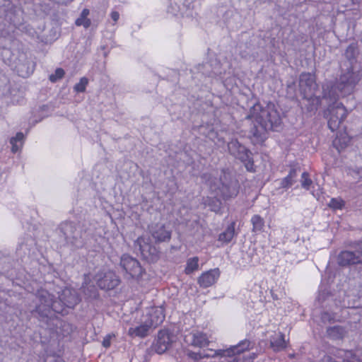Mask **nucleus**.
Returning a JSON list of instances; mask_svg holds the SVG:
<instances>
[{"label": "nucleus", "mask_w": 362, "mask_h": 362, "mask_svg": "<svg viewBox=\"0 0 362 362\" xmlns=\"http://www.w3.org/2000/svg\"><path fill=\"white\" fill-rule=\"evenodd\" d=\"M247 118L254 119L250 129L252 142L259 144L267 138L270 130H277L281 124V119L274 104H268L265 107L257 103L250 110Z\"/></svg>", "instance_id": "1"}, {"label": "nucleus", "mask_w": 362, "mask_h": 362, "mask_svg": "<svg viewBox=\"0 0 362 362\" xmlns=\"http://www.w3.org/2000/svg\"><path fill=\"white\" fill-rule=\"evenodd\" d=\"M252 347L250 341L244 339L237 345L231 346L226 350H214L203 349L197 352L189 351L187 355L189 358L194 360H199L204 358L214 357L216 355L226 356L222 362H252L255 355V354H247L245 352Z\"/></svg>", "instance_id": "2"}, {"label": "nucleus", "mask_w": 362, "mask_h": 362, "mask_svg": "<svg viewBox=\"0 0 362 362\" xmlns=\"http://www.w3.org/2000/svg\"><path fill=\"white\" fill-rule=\"evenodd\" d=\"M358 80L357 74L351 70H348L340 76L335 83L327 81L322 85V98L334 102L339 95L344 97L350 95L353 93Z\"/></svg>", "instance_id": "3"}, {"label": "nucleus", "mask_w": 362, "mask_h": 362, "mask_svg": "<svg viewBox=\"0 0 362 362\" xmlns=\"http://www.w3.org/2000/svg\"><path fill=\"white\" fill-rule=\"evenodd\" d=\"M38 303L35 310L42 317L52 316V313H62L63 305L58 300H54V296L47 291H41L37 294Z\"/></svg>", "instance_id": "4"}, {"label": "nucleus", "mask_w": 362, "mask_h": 362, "mask_svg": "<svg viewBox=\"0 0 362 362\" xmlns=\"http://www.w3.org/2000/svg\"><path fill=\"white\" fill-rule=\"evenodd\" d=\"M299 86L303 98L312 101L313 106L308 110L310 111L317 110L320 104V98L315 95L317 88L315 76L310 73L301 74L299 78Z\"/></svg>", "instance_id": "5"}, {"label": "nucleus", "mask_w": 362, "mask_h": 362, "mask_svg": "<svg viewBox=\"0 0 362 362\" xmlns=\"http://www.w3.org/2000/svg\"><path fill=\"white\" fill-rule=\"evenodd\" d=\"M337 262L342 267L362 264V241L354 243L349 250L341 251Z\"/></svg>", "instance_id": "6"}, {"label": "nucleus", "mask_w": 362, "mask_h": 362, "mask_svg": "<svg viewBox=\"0 0 362 362\" xmlns=\"http://www.w3.org/2000/svg\"><path fill=\"white\" fill-rule=\"evenodd\" d=\"M228 149L233 156L245 163L247 170H252L253 161L251 153L245 146L242 145L237 139H232L228 144Z\"/></svg>", "instance_id": "7"}, {"label": "nucleus", "mask_w": 362, "mask_h": 362, "mask_svg": "<svg viewBox=\"0 0 362 362\" xmlns=\"http://www.w3.org/2000/svg\"><path fill=\"white\" fill-rule=\"evenodd\" d=\"M98 286L101 289L111 290L119 285V279L115 272L110 270L102 271L95 276Z\"/></svg>", "instance_id": "8"}, {"label": "nucleus", "mask_w": 362, "mask_h": 362, "mask_svg": "<svg viewBox=\"0 0 362 362\" xmlns=\"http://www.w3.org/2000/svg\"><path fill=\"white\" fill-rule=\"evenodd\" d=\"M347 111L343 104H337L330 110V117L328 120V127L332 132L337 130L340 124L346 119Z\"/></svg>", "instance_id": "9"}, {"label": "nucleus", "mask_w": 362, "mask_h": 362, "mask_svg": "<svg viewBox=\"0 0 362 362\" xmlns=\"http://www.w3.org/2000/svg\"><path fill=\"white\" fill-rule=\"evenodd\" d=\"M120 265L133 278L141 274L142 269L140 263L137 259L128 255H123L122 256Z\"/></svg>", "instance_id": "10"}, {"label": "nucleus", "mask_w": 362, "mask_h": 362, "mask_svg": "<svg viewBox=\"0 0 362 362\" xmlns=\"http://www.w3.org/2000/svg\"><path fill=\"white\" fill-rule=\"evenodd\" d=\"M144 318L147 319L153 328L160 325L165 320L164 309L163 307H151L146 310Z\"/></svg>", "instance_id": "11"}, {"label": "nucleus", "mask_w": 362, "mask_h": 362, "mask_svg": "<svg viewBox=\"0 0 362 362\" xmlns=\"http://www.w3.org/2000/svg\"><path fill=\"white\" fill-rule=\"evenodd\" d=\"M149 231L156 243L168 242L171 238V230H167L163 224L152 225Z\"/></svg>", "instance_id": "12"}, {"label": "nucleus", "mask_w": 362, "mask_h": 362, "mask_svg": "<svg viewBox=\"0 0 362 362\" xmlns=\"http://www.w3.org/2000/svg\"><path fill=\"white\" fill-rule=\"evenodd\" d=\"M79 301L78 296L75 290L65 288L62 291L61 294L59 296V300L64 307L74 308Z\"/></svg>", "instance_id": "13"}, {"label": "nucleus", "mask_w": 362, "mask_h": 362, "mask_svg": "<svg viewBox=\"0 0 362 362\" xmlns=\"http://www.w3.org/2000/svg\"><path fill=\"white\" fill-rule=\"evenodd\" d=\"M172 341L170 332L168 330H160L154 344L156 351L160 354L164 353L170 347Z\"/></svg>", "instance_id": "14"}, {"label": "nucleus", "mask_w": 362, "mask_h": 362, "mask_svg": "<svg viewBox=\"0 0 362 362\" xmlns=\"http://www.w3.org/2000/svg\"><path fill=\"white\" fill-rule=\"evenodd\" d=\"M61 230L67 243H71L76 247H80L83 245V241L81 237L78 238L74 235L75 227L72 223H63L61 226Z\"/></svg>", "instance_id": "15"}, {"label": "nucleus", "mask_w": 362, "mask_h": 362, "mask_svg": "<svg viewBox=\"0 0 362 362\" xmlns=\"http://www.w3.org/2000/svg\"><path fill=\"white\" fill-rule=\"evenodd\" d=\"M220 276L218 268L203 273L198 279V283L202 288H208L214 285Z\"/></svg>", "instance_id": "16"}, {"label": "nucleus", "mask_w": 362, "mask_h": 362, "mask_svg": "<svg viewBox=\"0 0 362 362\" xmlns=\"http://www.w3.org/2000/svg\"><path fill=\"white\" fill-rule=\"evenodd\" d=\"M134 246L136 249H138L140 251L142 256L145 258L153 256L156 253V248L148 243V239L144 237L138 238L134 243Z\"/></svg>", "instance_id": "17"}, {"label": "nucleus", "mask_w": 362, "mask_h": 362, "mask_svg": "<svg viewBox=\"0 0 362 362\" xmlns=\"http://www.w3.org/2000/svg\"><path fill=\"white\" fill-rule=\"evenodd\" d=\"M153 328L147 319L142 317L141 324L135 327H130L128 334L132 337H145L148 335L149 330Z\"/></svg>", "instance_id": "18"}, {"label": "nucleus", "mask_w": 362, "mask_h": 362, "mask_svg": "<svg viewBox=\"0 0 362 362\" xmlns=\"http://www.w3.org/2000/svg\"><path fill=\"white\" fill-rule=\"evenodd\" d=\"M285 336L281 332L274 333L270 337V346L274 351L283 350L286 346Z\"/></svg>", "instance_id": "19"}, {"label": "nucleus", "mask_w": 362, "mask_h": 362, "mask_svg": "<svg viewBox=\"0 0 362 362\" xmlns=\"http://www.w3.org/2000/svg\"><path fill=\"white\" fill-rule=\"evenodd\" d=\"M190 344L197 347L203 348L209 345V340L206 334L195 332L189 335Z\"/></svg>", "instance_id": "20"}, {"label": "nucleus", "mask_w": 362, "mask_h": 362, "mask_svg": "<svg viewBox=\"0 0 362 362\" xmlns=\"http://www.w3.org/2000/svg\"><path fill=\"white\" fill-rule=\"evenodd\" d=\"M300 170V168L299 166H291L288 175L281 181V187L282 188H288L291 186H292L293 184L295 182L296 178Z\"/></svg>", "instance_id": "21"}, {"label": "nucleus", "mask_w": 362, "mask_h": 362, "mask_svg": "<svg viewBox=\"0 0 362 362\" xmlns=\"http://www.w3.org/2000/svg\"><path fill=\"white\" fill-rule=\"evenodd\" d=\"M235 223L232 222L223 232L219 234L218 240L222 243H229L235 235Z\"/></svg>", "instance_id": "22"}, {"label": "nucleus", "mask_w": 362, "mask_h": 362, "mask_svg": "<svg viewBox=\"0 0 362 362\" xmlns=\"http://www.w3.org/2000/svg\"><path fill=\"white\" fill-rule=\"evenodd\" d=\"M185 4L184 1H171L168 8V12L173 16H183Z\"/></svg>", "instance_id": "23"}, {"label": "nucleus", "mask_w": 362, "mask_h": 362, "mask_svg": "<svg viewBox=\"0 0 362 362\" xmlns=\"http://www.w3.org/2000/svg\"><path fill=\"white\" fill-rule=\"evenodd\" d=\"M89 13V10L88 8H84L80 16L76 20V25L77 26H83L85 28H89L91 24L90 20L88 18Z\"/></svg>", "instance_id": "24"}, {"label": "nucleus", "mask_w": 362, "mask_h": 362, "mask_svg": "<svg viewBox=\"0 0 362 362\" xmlns=\"http://www.w3.org/2000/svg\"><path fill=\"white\" fill-rule=\"evenodd\" d=\"M23 139L24 135L21 132L17 133L15 137L11 139L10 144H11V151L13 153H16L21 150Z\"/></svg>", "instance_id": "25"}, {"label": "nucleus", "mask_w": 362, "mask_h": 362, "mask_svg": "<svg viewBox=\"0 0 362 362\" xmlns=\"http://www.w3.org/2000/svg\"><path fill=\"white\" fill-rule=\"evenodd\" d=\"M199 257H193L189 258L187 260L186 267L185 269V272L187 274H190L193 273L194 271L197 270L199 268Z\"/></svg>", "instance_id": "26"}, {"label": "nucleus", "mask_w": 362, "mask_h": 362, "mask_svg": "<svg viewBox=\"0 0 362 362\" xmlns=\"http://www.w3.org/2000/svg\"><path fill=\"white\" fill-rule=\"evenodd\" d=\"M253 232H261L264 226V221L259 215H254L251 218Z\"/></svg>", "instance_id": "27"}, {"label": "nucleus", "mask_w": 362, "mask_h": 362, "mask_svg": "<svg viewBox=\"0 0 362 362\" xmlns=\"http://www.w3.org/2000/svg\"><path fill=\"white\" fill-rule=\"evenodd\" d=\"M358 54L356 42L351 43L345 51V56L349 60L354 59Z\"/></svg>", "instance_id": "28"}, {"label": "nucleus", "mask_w": 362, "mask_h": 362, "mask_svg": "<svg viewBox=\"0 0 362 362\" xmlns=\"http://www.w3.org/2000/svg\"><path fill=\"white\" fill-rule=\"evenodd\" d=\"M88 84V79L86 77H82L79 82L75 84L74 90L77 93H83Z\"/></svg>", "instance_id": "29"}, {"label": "nucleus", "mask_w": 362, "mask_h": 362, "mask_svg": "<svg viewBox=\"0 0 362 362\" xmlns=\"http://www.w3.org/2000/svg\"><path fill=\"white\" fill-rule=\"evenodd\" d=\"M343 362H362V359L351 351L345 352Z\"/></svg>", "instance_id": "30"}, {"label": "nucleus", "mask_w": 362, "mask_h": 362, "mask_svg": "<svg viewBox=\"0 0 362 362\" xmlns=\"http://www.w3.org/2000/svg\"><path fill=\"white\" fill-rule=\"evenodd\" d=\"M301 186L303 188L308 190L313 183L312 180L309 177V174L307 172H303L301 175Z\"/></svg>", "instance_id": "31"}, {"label": "nucleus", "mask_w": 362, "mask_h": 362, "mask_svg": "<svg viewBox=\"0 0 362 362\" xmlns=\"http://www.w3.org/2000/svg\"><path fill=\"white\" fill-rule=\"evenodd\" d=\"M64 71L63 69L62 68H57L55 71H54V74H51L49 76V80L52 81V82H56L58 80L62 78L64 76Z\"/></svg>", "instance_id": "32"}, {"label": "nucleus", "mask_w": 362, "mask_h": 362, "mask_svg": "<svg viewBox=\"0 0 362 362\" xmlns=\"http://www.w3.org/2000/svg\"><path fill=\"white\" fill-rule=\"evenodd\" d=\"M344 205V202L341 199L332 198L329 203V207L334 209H341Z\"/></svg>", "instance_id": "33"}, {"label": "nucleus", "mask_w": 362, "mask_h": 362, "mask_svg": "<svg viewBox=\"0 0 362 362\" xmlns=\"http://www.w3.org/2000/svg\"><path fill=\"white\" fill-rule=\"evenodd\" d=\"M111 338H112V336L111 335H107L104 339H103V346L105 348H108L110 347L111 343H110V340H111Z\"/></svg>", "instance_id": "34"}, {"label": "nucleus", "mask_w": 362, "mask_h": 362, "mask_svg": "<svg viewBox=\"0 0 362 362\" xmlns=\"http://www.w3.org/2000/svg\"><path fill=\"white\" fill-rule=\"evenodd\" d=\"M110 16L114 23H115L119 18V14L117 11H113L111 12Z\"/></svg>", "instance_id": "35"}, {"label": "nucleus", "mask_w": 362, "mask_h": 362, "mask_svg": "<svg viewBox=\"0 0 362 362\" xmlns=\"http://www.w3.org/2000/svg\"><path fill=\"white\" fill-rule=\"evenodd\" d=\"M354 173L359 177L362 178V167L358 168L354 171Z\"/></svg>", "instance_id": "36"}, {"label": "nucleus", "mask_w": 362, "mask_h": 362, "mask_svg": "<svg viewBox=\"0 0 362 362\" xmlns=\"http://www.w3.org/2000/svg\"><path fill=\"white\" fill-rule=\"evenodd\" d=\"M335 330H338V327H333L332 329H329L328 331H329V334H331V333Z\"/></svg>", "instance_id": "37"}, {"label": "nucleus", "mask_w": 362, "mask_h": 362, "mask_svg": "<svg viewBox=\"0 0 362 362\" xmlns=\"http://www.w3.org/2000/svg\"><path fill=\"white\" fill-rule=\"evenodd\" d=\"M327 315V313H324L323 315H322V318L325 319V315Z\"/></svg>", "instance_id": "38"}]
</instances>
